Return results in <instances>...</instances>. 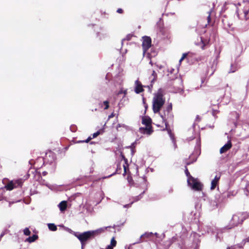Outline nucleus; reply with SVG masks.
I'll use <instances>...</instances> for the list:
<instances>
[{"label":"nucleus","mask_w":249,"mask_h":249,"mask_svg":"<svg viewBox=\"0 0 249 249\" xmlns=\"http://www.w3.org/2000/svg\"><path fill=\"white\" fill-rule=\"evenodd\" d=\"M107 249H113L112 247L108 246Z\"/></svg>","instance_id":"36"},{"label":"nucleus","mask_w":249,"mask_h":249,"mask_svg":"<svg viewBox=\"0 0 249 249\" xmlns=\"http://www.w3.org/2000/svg\"><path fill=\"white\" fill-rule=\"evenodd\" d=\"M227 249H230V248H228Z\"/></svg>","instance_id":"38"},{"label":"nucleus","mask_w":249,"mask_h":249,"mask_svg":"<svg viewBox=\"0 0 249 249\" xmlns=\"http://www.w3.org/2000/svg\"><path fill=\"white\" fill-rule=\"evenodd\" d=\"M103 105L105 106V109H107L109 108V101L107 100L105 101L103 103Z\"/></svg>","instance_id":"27"},{"label":"nucleus","mask_w":249,"mask_h":249,"mask_svg":"<svg viewBox=\"0 0 249 249\" xmlns=\"http://www.w3.org/2000/svg\"><path fill=\"white\" fill-rule=\"evenodd\" d=\"M196 160V158L194 157L193 155H191L189 159H186L185 161V164L186 165H189L191 164V163H193V162H195ZM185 173L187 177L188 178H190V176H192L190 172H189V170L187 167V166H185Z\"/></svg>","instance_id":"7"},{"label":"nucleus","mask_w":249,"mask_h":249,"mask_svg":"<svg viewBox=\"0 0 249 249\" xmlns=\"http://www.w3.org/2000/svg\"><path fill=\"white\" fill-rule=\"evenodd\" d=\"M197 181L196 180V179L193 178L192 176H190V178L187 179L188 184L191 187H192V185H193L194 183H195Z\"/></svg>","instance_id":"20"},{"label":"nucleus","mask_w":249,"mask_h":249,"mask_svg":"<svg viewBox=\"0 0 249 249\" xmlns=\"http://www.w3.org/2000/svg\"><path fill=\"white\" fill-rule=\"evenodd\" d=\"M48 228L50 231H56L57 230V227L54 224L49 223L48 224Z\"/></svg>","instance_id":"22"},{"label":"nucleus","mask_w":249,"mask_h":249,"mask_svg":"<svg viewBox=\"0 0 249 249\" xmlns=\"http://www.w3.org/2000/svg\"><path fill=\"white\" fill-rule=\"evenodd\" d=\"M123 10H122V9H121V8H119V9L117 10V12L118 13H123Z\"/></svg>","instance_id":"33"},{"label":"nucleus","mask_w":249,"mask_h":249,"mask_svg":"<svg viewBox=\"0 0 249 249\" xmlns=\"http://www.w3.org/2000/svg\"><path fill=\"white\" fill-rule=\"evenodd\" d=\"M60 210L61 212L65 211L67 207V202L66 201H61L58 205Z\"/></svg>","instance_id":"16"},{"label":"nucleus","mask_w":249,"mask_h":249,"mask_svg":"<svg viewBox=\"0 0 249 249\" xmlns=\"http://www.w3.org/2000/svg\"><path fill=\"white\" fill-rule=\"evenodd\" d=\"M191 187L193 190L199 191L202 189V185L200 182L197 181Z\"/></svg>","instance_id":"14"},{"label":"nucleus","mask_w":249,"mask_h":249,"mask_svg":"<svg viewBox=\"0 0 249 249\" xmlns=\"http://www.w3.org/2000/svg\"><path fill=\"white\" fill-rule=\"evenodd\" d=\"M156 124V125L157 126H158V127H160V130H167V129H161V126L163 125V124H162V123L161 124Z\"/></svg>","instance_id":"30"},{"label":"nucleus","mask_w":249,"mask_h":249,"mask_svg":"<svg viewBox=\"0 0 249 249\" xmlns=\"http://www.w3.org/2000/svg\"><path fill=\"white\" fill-rule=\"evenodd\" d=\"M101 133V130H99L98 131H97L95 133H94L92 135V137L91 136H89L88 137V138L86 140H84V141H81V142H89L92 139H93V138H95L96 137H97L98 135H99Z\"/></svg>","instance_id":"13"},{"label":"nucleus","mask_w":249,"mask_h":249,"mask_svg":"<svg viewBox=\"0 0 249 249\" xmlns=\"http://www.w3.org/2000/svg\"><path fill=\"white\" fill-rule=\"evenodd\" d=\"M14 180L9 181L7 185L5 186V188L7 190L11 191L14 189Z\"/></svg>","instance_id":"18"},{"label":"nucleus","mask_w":249,"mask_h":249,"mask_svg":"<svg viewBox=\"0 0 249 249\" xmlns=\"http://www.w3.org/2000/svg\"><path fill=\"white\" fill-rule=\"evenodd\" d=\"M168 124H167V130L168 131V132L170 135V137H171V139L174 140V134L172 133L171 130L169 128H168Z\"/></svg>","instance_id":"25"},{"label":"nucleus","mask_w":249,"mask_h":249,"mask_svg":"<svg viewBox=\"0 0 249 249\" xmlns=\"http://www.w3.org/2000/svg\"><path fill=\"white\" fill-rule=\"evenodd\" d=\"M126 92H127V90L126 89H125V90H121L120 91V92L118 93H124V94H125V93H126Z\"/></svg>","instance_id":"32"},{"label":"nucleus","mask_w":249,"mask_h":249,"mask_svg":"<svg viewBox=\"0 0 249 249\" xmlns=\"http://www.w3.org/2000/svg\"><path fill=\"white\" fill-rule=\"evenodd\" d=\"M210 11L209 12V16H208L207 17V20H208V23H210V21H211V16H210Z\"/></svg>","instance_id":"31"},{"label":"nucleus","mask_w":249,"mask_h":249,"mask_svg":"<svg viewBox=\"0 0 249 249\" xmlns=\"http://www.w3.org/2000/svg\"><path fill=\"white\" fill-rule=\"evenodd\" d=\"M221 173H218L215 176L214 178L212 180L211 186V189L212 190L215 189L217 185L218 184L219 180L221 178Z\"/></svg>","instance_id":"8"},{"label":"nucleus","mask_w":249,"mask_h":249,"mask_svg":"<svg viewBox=\"0 0 249 249\" xmlns=\"http://www.w3.org/2000/svg\"><path fill=\"white\" fill-rule=\"evenodd\" d=\"M187 55V53H183L182 54V57H181V58L179 60L180 63L186 57Z\"/></svg>","instance_id":"29"},{"label":"nucleus","mask_w":249,"mask_h":249,"mask_svg":"<svg viewBox=\"0 0 249 249\" xmlns=\"http://www.w3.org/2000/svg\"><path fill=\"white\" fill-rule=\"evenodd\" d=\"M106 228H100L94 231H89L81 233H76L75 236L79 240L82 246L86 245L87 242L105 231Z\"/></svg>","instance_id":"1"},{"label":"nucleus","mask_w":249,"mask_h":249,"mask_svg":"<svg viewBox=\"0 0 249 249\" xmlns=\"http://www.w3.org/2000/svg\"><path fill=\"white\" fill-rule=\"evenodd\" d=\"M172 104L168 105L166 107L165 110L164 111L163 114L160 115L161 118L162 120V125L161 126V129H164L167 128V119H173V115L172 113Z\"/></svg>","instance_id":"3"},{"label":"nucleus","mask_w":249,"mask_h":249,"mask_svg":"<svg viewBox=\"0 0 249 249\" xmlns=\"http://www.w3.org/2000/svg\"><path fill=\"white\" fill-rule=\"evenodd\" d=\"M114 115L113 113H112L111 115H110L109 116V118H112V117H114Z\"/></svg>","instance_id":"35"},{"label":"nucleus","mask_w":249,"mask_h":249,"mask_svg":"<svg viewBox=\"0 0 249 249\" xmlns=\"http://www.w3.org/2000/svg\"><path fill=\"white\" fill-rule=\"evenodd\" d=\"M156 78H157V73L154 71H153L152 75L150 77V80H151V83H153L156 80Z\"/></svg>","instance_id":"23"},{"label":"nucleus","mask_w":249,"mask_h":249,"mask_svg":"<svg viewBox=\"0 0 249 249\" xmlns=\"http://www.w3.org/2000/svg\"><path fill=\"white\" fill-rule=\"evenodd\" d=\"M201 48L202 49H204V45H203L202 47H201Z\"/></svg>","instance_id":"37"},{"label":"nucleus","mask_w":249,"mask_h":249,"mask_svg":"<svg viewBox=\"0 0 249 249\" xmlns=\"http://www.w3.org/2000/svg\"><path fill=\"white\" fill-rule=\"evenodd\" d=\"M142 124L145 125V126H152V119L148 116H144L142 117Z\"/></svg>","instance_id":"10"},{"label":"nucleus","mask_w":249,"mask_h":249,"mask_svg":"<svg viewBox=\"0 0 249 249\" xmlns=\"http://www.w3.org/2000/svg\"><path fill=\"white\" fill-rule=\"evenodd\" d=\"M142 40L143 53L144 54L151 46V39L150 37L145 36L142 37Z\"/></svg>","instance_id":"6"},{"label":"nucleus","mask_w":249,"mask_h":249,"mask_svg":"<svg viewBox=\"0 0 249 249\" xmlns=\"http://www.w3.org/2000/svg\"><path fill=\"white\" fill-rule=\"evenodd\" d=\"M122 158H123V160L124 161V163L123 164V168H124V173H123V175H124L125 174H126L127 173V170H129V169H128V160H127V159H126L125 158V157L122 155Z\"/></svg>","instance_id":"12"},{"label":"nucleus","mask_w":249,"mask_h":249,"mask_svg":"<svg viewBox=\"0 0 249 249\" xmlns=\"http://www.w3.org/2000/svg\"><path fill=\"white\" fill-rule=\"evenodd\" d=\"M244 221L243 214L241 213H237L232 215L229 224L225 227L226 229H231L239 224H242Z\"/></svg>","instance_id":"4"},{"label":"nucleus","mask_w":249,"mask_h":249,"mask_svg":"<svg viewBox=\"0 0 249 249\" xmlns=\"http://www.w3.org/2000/svg\"><path fill=\"white\" fill-rule=\"evenodd\" d=\"M38 238V236L36 234H34L32 236H30L28 238H27L25 241L28 242L29 243H32L34 241H35L36 240H37Z\"/></svg>","instance_id":"17"},{"label":"nucleus","mask_w":249,"mask_h":249,"mask_svg":"<svg viewBox=\"0 0 249 249\" xmlns=\"http://www.w3.org/2000/svg\"><path fill=\"white\" fill-rule=\"evenodd\" d=\"M237 69L238 68L236 64H231V69L230 70L229 72H234L237 71Z\"/></svg>","instance_id":"21"},{"label":"nucleus","mask_w":249,"mask_h":249,"mask_svg":"<svg viewBox=\"0 0 249 249\" xmlns=\"http://www.w3.org/2000/svg\"><path fill=\"white\" fill-rule=\"evenodd\" d=\"M14 188L21 187L23 183V180L21 178L14 180Z\"/></svg>","instance_id":"15"},{"label":"nucleus","mask_w":249,"mask_h":249,"mask_svg":"<svg viewBox=\"0 0 249 249\" xmlns=\"http://www.w3.org/2000/svg\"><path fill=\"white\" fill-rule=\"evenodd\" d=\"M47 174H48V173H47V172H46V171H44V172H42V175H43V176H45L47 175Z\"/></svg>","instance_id":"34"},{"label":"nucleus","mask_w":249,"mask_h":249,"mask_svg":"<svg viewBox=\"0 0 249 249\" xmlns=\"http://www.w3.org/2000/svg\"><path fill=\"white\" fill-rule=\"evenodd\" d=\"M23 233L24 234L26 235V236H29L31 234V231H30L29 230V228H26L24 230H23Z\"/></svg>","instance_id":"26"},{"label":"nucleus","mask_w":249,"mask_h":249,"mask_svg":"<svg viewBox=\"0 0 249 249\" xmlns=\"http://www.w3.org/2000/svg\"><path fill=\"white\" fill-rule=\"evenodd\" d=\"M146 88L148 89V92H151V88L152 87V84L148 86H143L141 83L138 80H137L135 82V92L136 93H139L143 91V88Z\"/></svg>","instance_id":"5"},{"label":"nucleus","mask_w":249,"mask_h":249,"mask_svg":"<svg viewBox=\"0 0 249 249\" xmlns=\"http://www.w3.org/2000/svg\"><path fill=\"white\" fill-rule=\"evenodd\" d=\"M232 147V143L231 141H229L226 144L222 146L220 149V153H224L229 150Z\"/></svg>","instance_id":"11"},{"label":"nucleus","mask_w":249,"mask_h":249,"mask_svg":"<svg viewBox=\"0 0 249 249\" xmlns=\"http://www.w3.org/2000/svg\"><path fill=\"white\" fill-rule=\"evenodd\" d=\"M139 132L142 134L150 135L153 132V127L152 126L142 127L139 128Z\"/></svg>","instance_id":"9"},{"label":"nucleus","mask_w":249,"mask_h":249,"mask_svg":"<svg viewBox=\"0 0 249 249\" xmlns=\"http://www.w3.org/2000/svg\"><path fill=\"white\" fill-rule=\"evenodd\" d=\"M164 103L165 98L163 97V94H156L153 101V112L155 113L159 112Z\"/></svg>","instance_id":"2"},{"label":"nucleus","mask_w":249,"mask_h":249,"mask_svg":"<svg viewBox=\"0 0 249 249\" xmlns=\"http://www.w3.org/2000/svg\"><path fill=\"white\" fill-rule=\"evenodd\" d=\"M153 235V233L152 232L150 233H145L142 235L141 236V237H146V238H149L150 237L152 236Z\"/></svg>","instance_id":"28"},{"label":"nucleus","mask_w":249,"mask_h":249,"mask_svg":"<svg viewBox=\"0 0 249 249\" xmlns=\"http://www.w3.org/2000/svg\"><path fill=\"white\" fill-rule=\"evenodd\" d=\"M116 244H117V242L115 240V238L114 237H113L111 240L110 245H108V246H111V247H112V248H113V247H114L116 246Z\"/></svg>","instance_id":"24"},{"label":"nucleus","mask_w":249,"mask_h":249,"mask_svg":"<svg viewBox=\"0 0 249 249\" xmlns=\"http://www.w3.org/2000/svg\"><path fill=\"white\" fill-rule=\"evenodd\" d=\"M243 4L245 5L243 9V12L245 15V17H246L249 12V2H245Z\"/></svg>","instance_id":"19"}]
</instances>
